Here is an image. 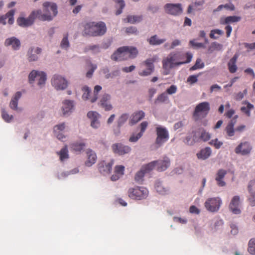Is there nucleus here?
<instances>
[{
    "label": "nucleus",
    "mask_w": 255,
    "mask_h": 255,
    "mask_svg": "<svg viewBox=\"0 0 255 255\" xmlns=\"http://www.w3.org/2000/svg\"><path fill=\"white\" fill-rule=\"evenodd\" d=\"M192 58V54L187 52L185 54L180 52L171 53L166 59L162 61L163 74L168 75L170 70L175 66H179L183 64L189 63Z\"/></svg>",
    "instance_id": "nucleus-1"
},
{
    "label": "nucleus",
    "mask_w": 255,
    "mask_h": 255,
    "mask_svg": "<svg viewBox=\"0 0 255 255\" xmlns=\"http://www.w3.org/2000/svg\"><path fill=\"white\" fill-rule=\"evenodd\" d=\"M83 27L82 34L84 36L93 37L99 36L104 35L107 27L104 22H98L94 21L83 22L81 23Z\"/></svg>",
    "instance_id": "nucleus-2"
},
{
    "label": "nucleus",
    "mask_w": 255,
    "mask_h": 255,
    "mask_svg": "<svg viewBox=\"0 0 255 255\" xmlns=\"http://www.w3.org/2000/svg\"><path fill=\"white\" fill-rule=\"evenodd\" d=\"M35 11L38 19L50 21L58 13L57 6L55 3L46 1L43 3V11L39 9Z\"/></svg>",
    "instance_id": "nucleus-3"
},
{
    "label": "nucleus",
    "mask_w": 255,
    "mask_h": 255,
    "mask_svg": "<svg viewBox=\"0 0 255 255\" xmlns=\"http://www.w3.org/2000/svg\"><path fill=\"white\" fill-rule=\"evenodd\" d=\"M138 53L136 48L129 46H123L119 48L111 56V58L115 61H122L128 58H135Z\"/></svg>",
    "instance_id": "nucleus-4"
},
{
    "label": "nucleus",
    "mask_w": 255,
    "mask_h": 255,
    "mask_svg": "<svg viewBox=\"0 0 255 255\" xmlns=\"http://www.w3.org/2000/svg\"><path fill=\"white\" fill-rule=\"evenodd\" d=\"M102 90V87L96 85L94 87V93L92 94L91 89L87 86H84L82 89L83 93L82 98L84 100H89L91 103L95 102L98 97V93Z\"/></svg>",
    "instance_id": "nucleus-5"
},
{
    "label": "nucleus",
    "mask_w": 255,
    "mask_h": 255,
    "mask_svg": "<svg viewBox=\"0 0 255 255\" xmlns=\"http://www.w3.org/2000/svg\"><path fill=\"white\" fill-rule=\"evenodd\" d=\"M128 197L134 200H142L146 198L148 194V190L143 187L136 186L130 188L128 192Z\"/></svg>",
    "instance_id": "nucleus-6"
},
{
    "label": "nucleus",
    "mask_w": 255,
    "mask_h": 255,
    "mask_svg": "<svg viewBox=\"0 0 255 255\" xmlns=\"http://www.w3.org/2000/svg\"><path fill=\"white\" fill-rule=\"evenodd\" d=\"M30 83H32L35 80L37 81L38 85L41 87L44 85L46 80V74L42 71H32L28 76Z\"/></svg>",
    "instance_id": "nucleus-7"
},
{
    "label": "nucleus",
    "mask_w": 255,
    "mask_h": 255,
    "mask_svg": "<svg viewBox=\"0 0 255 255\" xmlns=\"http://www.w3.org/2000/svg\"><path fill=\"white\" fill-rule=\"evenodd\" d=\"M222 200L219 197L208 198L205 202V207L209 212H217L222 204Z\"/></svg>",
    "instance_id": "nucleus-8"
},
{
    "label": "nucleus",
    "mask_w": 255,
    "mask_h": 255,
    "mask_svg": "<svg viewBox=\"0 0 255 255\" xmlns=\"http://www.w3.org/2000/svg\"><path fill=\"white\" fill-rule=\"evenodd\" d=\"M157 60L156 56H153L152 58H148L143 62L141 65L146 67V69L139 72L138 74L141 76H146L150 75L154 71V66L153 63Z\"/></svg>",
    "instance_id": "nucleus-9"
},
{
    "label": "nucleus",
    "mask_w": 255,
    "mask_h": 255,
    "mask_svg": "<svg viewBox=\"0 0 255 255\" xmlns=\"http://www.w3.org/2000/svg\"><path fill=\"white\" fill-rule=\"evenodd\" d=\"M156 132L157 137L155 143L160 146L168 140L169 133L167 129L162 127H157L156 128Z\"/></svg>",
    "instance_id": "nucleus-10"
},
{
    "label": "nucleus",
    "mask_w": 255,
    "mask_h": 255,
    "mask_svg": "<svg viewBox=\"0 0 255 255\" xmlns=\"http://www.w3.org/2000/svg\"><path fill=\"white\" fill-rule=\"evenodd\" d=\"M155 162H151L147 164L143 165L140 170L135 175L134 180L137 183H141L143 181L145 174L149 173L154 168Z\"/></svg>",
    "instance_id": "nucleus-11"
},
{
    "label": "nucleus",
    "mask_w": 255,
    "mask_h": 255,
    "mask_svg": "<svg viewBox=\"0 0 255 255\" xmlns=\"http://www.w3.org/2000/svg\"><path fill=\"white\" fill-rule=\"evenodd\" d=\"M164 10L167 13L173 15H180L183 12L180 3H166L164 5Z\"/></svg>",
    "instance_id": "nucleus-12"
},
{
    "label": "nucleus",
    "mask_w": 255,
    "mask_h": 255,
    "mask_svg": "<svg viewBox=\"0 0 255 255\" xmlns=\"http://www.w3.org/2000/svg\"><path fill=\"white\" fill-rule=\"evenodd\" d=\"M52 86L57 90H63L67 87V81L61 76L55 75L51 80Z\"/></svg>",
    "instance_id": "nucleus-13"
},
{
    "label": "nucleus",
    "mask_w": 255,
    "mask_h": 255,
    "mask_svg": "<svg viewBox=\"0 0 255 255\" xmlns=\"http://www.w3.org/2000/svg\"><path fill=\"white\" fill-rule=\"evenodd\" d=\"M35 18H37L36 13L33 11L27 18L19 17L17 19V24L23 27H27L32 25Z\"/></svg>",
    "instance_id": "nucleus-14"
},
{
    "label": "nucleus",
    "mask_w": 255,
    "mask_h": 255,
    "mask_svg": "<svg viewBox=\"0 0 255 255\" xmlns=\"http://www.w3.org/2000/svg\"><path fill=\"white\" fill-rule=\"evenodd\" d=\"M112 147L114 153L121 155L128 153L131 150L129 146L124 145L122 143L114 144Z\"/></svg>",
    "instance_id": "nucleus-15"
},
{
    "label": "nucleus",
    "mask_w": 255,
    "mask_h": 255,
    "mask_svg": "<svg viewBox=\"0 0 255 255\" xmlns=\"http://www.w3.org/2000/svg\"><path fill=\"white\" fill-rule=\"evenodd\" d=\"M155 162L154 167L156 166V169L158 171H163L167 169L170 165V160L167 157H164L163 159L153 161Z\"/></svg>",
    "instance_id": "nucleus-16"
},
{
    "label": "nucleus",
    "mask_w": 255,
    "mask_h": 255,
    "mask_svg": "<svg viewBox=\"0 0 255 255\" xmlns=\"http://www.w3.org/2000/svg\"><path fill=\"white\" fill-rule=\"evenodd\" d=\"M240 197L239 196H235L232 199L229 205L230 210L235 214H240L241 211L239 208Z\"/></svg>",
    "instance_id": "nucleus-17"
},
{
    "label": "nucleus",
    "mask_w": 255,
    "mask_h": 255,
    "mask_svg": "<svg viewBox=\"0 0 255 255\" xmlns=\"http://www.w3.org/2000/svg\"><path fill=\"white\" fill-rule=\"evenodd\" d=\"M252 149V147L248 142L241 143L235 149L236 153H240L242 155L249 154Z\"/></svg>",
    "instance_id": "nucleus-18"
},
{
    "label": "nucleus",
    "mask_w": 255,
    "mask_h": 255,
    "mask_svg": "<svg viewBox=\"0 0 255 255\" xmlns=\"http://www.w3.org/2000/svg\"><path fill=\"white\" fill-rule=\"evenodd\" d=\"M113 164V160H112L108 163H106L104 161H102L98 165L99 170L103 174H109L112 170V167Z\"/></svg>",
    "instance_id": "nucleus-19"
},
{
    "label": "nucleus",
    "mask_w": 255,
    "mask_h": 255,
    "mask_svg": "<svg viewBox=\"0 0 255 255\" xmlns=\"http://www.w3.org/2000/svg\"><path fill=\"white\" fill-rule=\"evenodd\" d=\"M227 172L223 169H220L218 170L215 175V180L218 186L224 187L226 185V182L224 181V178L227 174Z\"/></svg>",
    "instance_id": "nucleus-20"
},
{
    "label": "nucleus",
    "mask_w": 255,
    "mask_h": 255,
    "mask_svg": "<svg viewBox=\"0 0 255 255\" xmlns=\"http://www.w3.org/2000/svg\"><path fill=\"white\" fill-rule=\"evenodd\" d=\"M184 142L188 145H193L196 142L200 141V138L197 135V132L193 131L190 134L187 136L183 140Z\"/></svg>",
    "instance_id": "nucleus-21"
},
{
    "label": "nucleus",
    "mask_w": 255,
    "mask_h": 255,
    "mask_svg": "<svg viewBox=\"0 0 255 255\" xmlns=\"http://www.w3.org/2000/svg\"><path fill=\"white\" fill-rule=\"evenodd\" d=\"M65 126L64 123H62L54 126L53 128V132L54 135L60 140L63 141L66 136L63 134L62 131L65 129Z\"/></svg>",
    "instance_id": "nucleus-22"
},
{
    "label": "nucleus",
    "mask_w": 255,
    "mask_h": 255,
    "mask_svg": "<svg viewBox=\"0 0 255 255\" xmlns=\"http://www.w3.org/2000/svg\"><path fill=\"white\" fill-rule=\"evenodd\" d=\"M15 12V9H11L8 11L5 14L0 16V23L5 25L6 24V19L8 18V23L9 24H12L14 22L13 16Z\"/></svg>",
    "instance_id": "nucleus-23"
},
{
    "label": "nucleus",
    "mask_w": 255,
    "mask_h": 255,
    "mask_svg": "<svg viewBox=\"0 0 255 255\" xmlns=\"http://www.w3.org/2000/svg\"><path fill=\"white\" fill-rule=\"evenodd\" d=\"M110 98L111 97L109 94H104L102 95L100 100V105L106 111H111L112 110V106L109 101Z\"/></svg>",
    "instance_id": "nucleus-24"
},
{
    "label": "nucleus",
    "mask_w": 255,
    "mask_h": 255,
    "mask_svg": "<svg viewBox=\"0 0 255 255\" xmlns=\"http://www.w3.org/2000/svg\"><path fill=\"white\" fill-rule=\"evenodd\" d=\"M88 117L91 120V126L93 128H97L100 127V123L98 121L99 114L98 113H88Z\"/></svg>",
    "instance_id": "nucleus-25"
},
{
    "label": "nucleus",
    "mask_w": 255,
    "mask_h": 255,
    "mask_svg": "<svg viewBox=\"0 0 255 255\" xmlns=\"http://www.w3.org/2000/svg\"><path fill=\"white\" fill-rule=\"evenodd\" d=\"M62 104L63 112H70L75 110V104L73 100H64L63 101Z\"/></svg>",
    "instance_id": "nucleus-26"
},
{
    "label": "nucleus",
    "mask_w": 255,
    "mask_h": 255,
    "mask_svg": "<svg viewBox=\"0 0 255 255\" xmlns=\"http://www.w3.org/2000/svg\"><path fill=\"white\" fill-rule=\"evenodd\" d=\"M87 154L88 158L85 162V165L87 166L90 167L96 162L97 155L95 152L91 149L87 150Z\"/></svg>",
    "instance_id": "nucleus-27"
},
{
    "label": "nucleus",
    "mask_w": 255,
    "mask_h": 255,
    "mask_svg": "<svg viewBox=\"0 0 255 255\" xmlns=\"http://www.w3.org/2000/svg\"><path fill=\"white\" fill-rule=\"evenodd\" d=\"M5 45L6 46L11 45L13 49L17 50L20 47V41L15 37H12L6 39Z\"/></svg>",
    "instance_id": "nucleus-28"
},
{
    "label": "nucleus",
    "mask_w": 255,
    "mask_h": 255,
    "mask_svg": "<svg viewBox=\"0 0 255 255\" xmlns=\"http://www.w3.org/2000/svg\"><path fill=\"white\" fill-rule=\"evenodd\" d=\"M125 167L123 165H118L115 167V173L111 176V179L112 181H117L124 173Z\"/></svg>",
    "instance_id": "nucleus-29"
},
{
    "label": "nucleus",
    "mask_w": 255,
    "mask_h": 255,
    "mask_svg": "<svg viewBox=\"0 0 255 255\" xmlns=\"http://www.w3.org/2000/svg\"><path fill=\"white\" fill-rule=\"evenodd\" d=\"M41 52V49L37 47L35 49L32 48L29 49L28 52V59L29 61H34L37 60V55L39 54Z\"/></svg>",
    "instance_id": "nucleus-30"
},
{
    "label": "nucleus",
    "mask_w": 255,
    "mask_h": 255,
    "mask_svg": "<svg viewBox=\"0 0 255 255\" xmlns=\"http://www.w3.org/2000/svg\"><path fill=\"white\" fill-rule=\"evenodd\" d=\"M241 17L238 16H229L226 17H222L220 19L221 24H229L230 23L237 22L240 21Z\"/></svg>",
    "instance_id": "nucleus-31"
},
{
    "label": "nucleus",
    "mask_w": 255,
    "mask_h": 255,
    "mask_svg": "<svg viewBox=\"0 0 255 255\" xmlns=\"http://www.w3.org/2000/svg\"><path fill=\"white\" fill-rule=\"evenodd\" d=\"M212 150L210 147H206L201 149L197 153V158L199 159L205 160L208 158L211 154Z\"/></svg>",
    "instance_id": "nucleus-32"
},
{
    "label": "nucleus",
    "mask_w": 255,
    "mask_h": 255,
    "mask_svg": "<svg viewBox=\"0 0 255 255\" xmlns=\"http://www.w3.org/2000/svg\"><path fill=\"white\" fill-rule=\"evenodd\" d=\"M238 58V55L237 54L234 55L228 64L229 70L231 73H235L237 70V67L236 63Z\"/></svg>",
    "instance_id": "nucleus-33"
},
{
    "label": "nucleus",
    "mask_w": 255,
    "mask_h": 255,
    "mask_svg": "<svg viewBox=\"0 0 255 255\" xmlns=\"http://www.w3.org/2000/svg\"><path fill=\"white\" fill-rule=\"evenodd\" d=\"M21 96V93L20 92H17L14 95V97L12 98L9 106L13 110H16L17 108L18 101Z\"/></svg>",
    "instance_id": "nucleus-34"
},
{
    "label": "nucleus",
    "mask_w": 255,
    "mask_h": 255,
    "mask_svg": "<svg viewBox=\"0 0 255 255\" xmlns=\"http://www.w3.org/2000/svg\"><path fill=\"white\" fill-rule=\"evenodd\" d=\"M155 188L157 192L162 195H166L169 192L168 188L164 186L162 183L160 181L156 182Z\"/></svg>",
    "instance_id": "nucleus-35"
},
{
    "label": "nucleus",
    "mask_w": 255,
    "mask_h": 255,
    "mask_svg": "<svg viewBox=\"0 0 255 255\" xmlns=\"http://www.w3.org/2000/svg\"><path fill=\"white\" fill-rule=\"evenodd\" d=\"M56 153L59 156V159L61 161H64L66 159L69 158L67 145H65L64 147H63L59 151H57Z\"/></svg>",
    "instance_id": "nucleus-36"
},
{
    "label": "nucleus",
    "mask_w": 255,
    "mask_h": 255,
    "mask_svg": "<svg viewBox=\"0 0 255 255\" xmlns=\"http://www.w3.org/2000/svg\"><path fill=\"white\" fill-rule=\"evenodd\" d=\"M144 117V113H134L130 120V124L133 125L137 123Z\"/></svg>",
    "instance_id": "nucleus-37"
},
{
    "label": "nucleus",
    "mask_w": 255,
    "mask_h": 255,
    "mask_svg": "<svg viewBox=\"0 0 255 255\" xmlns=\"http://www.w3.org/2000/svg\"><path fill=\"white\" fill-rule=\"evenodd\" d=\"M210 110V105L207 102L199 104L196 107L194 112H208Z\"/></svg>",
    "instance_id": "nucleus-38"
},
{
    "label": "nucleus",
    "mask_w": 255,
    "mask_h": 255,
    "mask_svg": "<svg viewBox=\"0 0 255 255\" xmlns=\"http://www.w3.org/2000/svg\"><path fill=\"white\" fill-rule=\"evenodd\" d=\"M166 41L165 39H159L156 35L151 36L148 40L150 45H160Z\"/></svg>",
    "instance_id": "nucleus-39"
},
{
    "label": "nucleus",
    "mask_w": 255,
    "mask_h": 255,
    "mask_svg": "<svg viewBox=\"0 0 255 255\" xmlns=\"http://www.w3.org/2000/svg\"><path fill=\"white\" fill-rule=\"evenodd\" d=\"M199 130L198 132L200 134L199 136L200 141H207L210 139L211 135L208 132L203 128L199 129Z\"/></svg>",
    "instance_id": "nucleus-40"
},
{
    "label": "nucleus",
    "mask_w": 255,
    "mask_h": 255,
    "mask_svg": "<svg viewBox=\"0 0 255 255\" xmlns=\"http://www.w3.org/2000/svg\"><path fill=\"white\" fill-rule=\"evenodd\" d=\"M235 123L236 121L235 119L231 120L226 128L227 133L230 136H232L234 134V126Z\"/></svg>",
    "instance_id": "nucleus-41"
},
{
    "label": "nucleus",
    "mask_w": 255,
    "mask_h": 255,
    "mask_svg": "<svg viewBox=\"0 0 255 255\" xmlns=\"http://www.w3.org/2000/svg\"><path fill=\"white\" fill-rule=\"evenodd\" d=\"M70 146L73 150L80 152L84 149L85 146V143L83 142H76L71 144Z\"/></svg>",
    "instance_id": "nucleus-42"
},
{
    "label": "nucleus",
    "mask_w": 255,
    "mask_h": 255,
    "mask_svg": "<svg viewBox=\"0 0 255 255\" xmlns=\"http://www.w3.org/2000/svg\"><path fill=\"white\" fill-rule=\"evenodd\" d=\"M142 17L141 15H128L125 20L131 23H135L141 21Z\"/></svg>",
    "instance_id": "nucleus-43"
},
{
    "label": "nucleus",
    "mask_w": 255,
    "mask_h": 255,
    "mask_svg": "<svg viewBox=\"0 0 255 255\" xmlns=\"http://www.w3.org/2000/svg\"><path fill=\"white\" fill-rule=\"evenodd\" d=\"M223 8L230 10H234L235 9V6L232 3H227L225 4H221L219 5L216 9L213 10V12L221 10Z\"/></svg>",
    "instance_id": "nucleus-44"
},
{
    "label": "nucleus",
    "mask_w": 255,
    "mask_h": 255,
    "mask_svg": "<svg viewBox=\"0 0 255 255\" xmlns=\"http://www.w3.org/2000/svg\"><path fill=\"white\" fill-rule=\"evenodd\" d=\"M248 251L250 254L255 255V238H252L249 241Z\"/></svg>",
    "instance_id": "nucleus-45"
},
{
    "label": "nucleus",
    "mask_w": 255,
    "mask_h": 255,
    "mask_svg": "<svg viewBox=\"0 0 255 255\" xmlns=\"http://www.w3.org/2000/svg\"><path fill=\"white\" fill-rule=\"evenodd\" d=\"M248 190L250 192V196L248 198V201L251 206H255V191L254 192H251V184H250L248 186Z\"/></svg>",
    "instance_id": "nucleus-46"
},
{
    "label": "nucleus",
    "mask_w": 255,
    "mask_h": 255,
    "mask_svg": "<svg viewBox=\"0 0 255 255\" xmlns=\"http://www.w3.org/2000/svg\"><path fill=\"white\" fill-rule=\"evenodd\" d=\"M68 37V33H66L64 35L63 38L60 43V46L62 48L67 49L69 47L70 44Z\"/></svg>",
    "instance_id": "nucleus-47"
},
{
    "label": "nucleus",
    "mask_w": 255,
    "mask_h": 255,
    "mask_svg": "<svg viewBox=\"0 0 255 255\" xmlns=\"http://www.w3.org/2000/svg\"><path fill=\"white\" fill-rule=\"evenodd\" d=\"M115 2L118 4L117 7L119 6V8L116 11V14L119 15L122 13L123 9L125 6V2L123 0H114Z\"/></svg>",
    "instance_id": "nucleus-48"
},
{
    "label": "nucleus",
    "mask_w": 255,
    "mask_h": 255,
    "mask_svg": "<svg viewBox=\"0 0 255 255\" xmlns=\"http://www.w3.org/2000/svg\"><path fill=\"white\" fill-rule=\"evenodd\" d=\"M168 100V97L167 95V93L165 92L163 93L160 94L157 98L155 100V103H164Z\"/></svg>",
    "instance_id": "nucleus-49"
},
{
    "label": "nucleus",
    "mask_w": 255,
    "mask_h": 255,
    "mask_svg": "<svg viewBox=\"0 0 255 255\" xmlns=\"http://www.w3.org/2000/svg\"><path fill=\"white\" fill-rule=\"evenodd\" d=\"M204 66V64L202 62V60L200 58H198L196 60L195 64L192 66L190 70L191 71L195 70L198 69H201Z\"/></svg>",
    "instance_id": "nucleus-50"
},
{
    "label": "nucleus",
    "mask_w": 255,
    "mask_h": 255,
    "mask_svg": "<svg viewBox=\"0 0 255 255\" xmlns=\"http://www.w3.org/2000/svg\"><path fill=\"white\" fill-rule=\"evenodd\" d=\"M89 50H91L93 52V53H97L100 52V47L98 45H89L85 49V51L87 52Z\"/></svg>",
    "instance_id": "nucleus-51"
},
{
    "label": "nucleus",
    "mask_w": 255,
    "mask_h": 255,
    "mask_svg": "<svg viewBox=\"0 0 255 255\" xmlns=\"http://www.w3.org/2000/svg\"><path fill=\"white\" fill-rule=\"evenodd\" d=\"M209 144L211 145H213L216 149H219L223 143L217 138H216L211 140L209 142Z\"/></svg>",
    "instance_id": "nucleus-52"
},
{
    "label": "nucleus",
    "mask_w": 255,
    "mask_h": 255,
    "mask_svg": "<svg viewBox=\"0 0 255 255\" xmlns=\"http://www.w3.org/2000/svg\"><path fill=\"white\" fill-rule=\"evenodd\" d=\"M254 108V106L249 103V102H246L244 103V106L242 107L241 110L242 112H249V111L252 110Z\"/></svg>",
    "instance_id": "nucleus-53"
},
{
    "label": "nucleus",
    "mask_w": 255,
    "mask_h": 255,
    "mask_svg": "<svg viewBox=\"0 0 255 255\" xmlns=\"http://www.w3.org/2000/svg\"><path fill=\"white\" fill-rule=\"evenodd\" d=\"M1 117L6 122H10L13 119V116L9 113H2Z\"/></svg>",
    "instance_id": "nucleus-54"
},
{
    "label": "nucleus",
    "mask_w": 255,
    "mask_h": 255,
    "mask_svg": "<svg viewBox=\"0 0 255 255\" xmlns=\"http://www.w3.org/2000/svg\"><path fill=\"white\" fill-rule=\"evenodd\" d=\"M222 45L217 42H213L211 44V46L209 48V51H212L214 50H219L221 49Z\"/></svg>",
    "instance_id": "nucleus-55"
},
{
    "label": "nucleus",
    "mask_w": 255,
    "mask_h": 255,
    "mask_svg": "<svg viewBox=\"0 0 255 255\" xmlns=\"http://www.w3.org/2000/svg\"><path fill=\"white\" fill-rule=\"evenodd\" d=\"M190 44L194 48H205V45L202 43L196 42L195 40H190Z\"/></svg>",
    "instance_id": "nucleus-56"
},
{
    "label": "nucleus",
    "mask_w": 255,
    "mask_h": 255,
    "mask_svg": "<svg viewBox=\"0 0 255 255\" xmlns=\"http://www.w3.org/2000/svg\"><path fill=\"white\" fill-rule=\"evenodd\" d=\"M91 69L89 70L86 73V77L87 78H91L93 74L94 71L97 68V65L95 64H91Z\"/></svg>",
    "instance_id": "nucleus-57"
},
{
    "label": "nucleus",
    "mask_w": 255,
    "mask_h": 255,
    "mask_svg": "<svg viewBox=\"0 0 255 255\" xmlns=\"http://www.w3.org/2000/svg\"><path fill=\"white\" fill-rule=\"evenodd\" d=\"M166 92L167 94L172 95L175 94L177 92V87L175 85H172L166 89Z\"/></svg>",
    "instance_id": "nucleus-58"
},
{
    "label": "nucleus",
    "mask_w": 255,
    "mask_h": 255,
    "mask_svg": "<svg viewBox=\"0 0 255 255\" xmlns=\"http://www.w3.org/2000/svg\"><path fill=\"white\" fill-rule=\"evenodd\" d=\"M142 134L141 133H138L137 134H136V135L135 134H132L129 138V141H130V142H136L137 141L138 139H139L141 136H142Z\"/></svg>",
    "instance_id": "nucleus-59"
},
{
    "label": "nucleus",
    "mask_w": 255,
    "mask_h": 255,
    "mask_svg": "<svg viewBox=\"0 0 255 255\" xmlns=\"http://www.w3.org/2000/svg\"><path fill=\"white\" fill-rule=\"evenodd\" d=\"M126 32L128 34H136L137 30L135 27L130 26L126 28Z\"/></svg>",
    "instance_id": "nucleus-60"
},
{
    "label": "nucleus",
    "mask_w": 255,
    "mask_h": 255,
    "mask_svg": "<svg viewBox=\"0 0 255 255\" xmlns=\"http://www.w3.org/2000/svg\"><path fill=\"white\" fill-rule=\"evenodd\" d=\"M197 77L198 76L196 75L190 76L187 79V82L191 84L195 83L196 82H197Z\"/></svg>",
    "instance_id": "nucleus-61"
},
{
    "label": "nucleus",
    "mask_w": 255,
    "mask_h": 255,
    "mask_svg": "<svg viewBox=\"0 0 255 255\" xmlns=\"http://www.w3.org/2000/svg\"><path fill=\"white\" fill-rule=\"evenodd\" d=\"M148 126V123L146 121L142 122L140 125V131L139 133H141L142 135L145 131L147 127Z\"/></svg>",
    "instance_id": "nucleus-62"
},
{
    "label": "nucleus",
    "mask_w": 255,
    "mask_h": 255,
    "mask_svg": "<svg viewBox=\"0 0 255 255\" xmlns=\"http://www.w3.org/2000/svg\"><path fill=\"white\" fill-rule=\"evenodd\" d=\"M189 212L192 214H199L200 212V210L195 206L192 205L189 208Z\"/></svg>",
    "instance_id": "nucleus-63"
},
{
    "label": "nucleus",
    "mask_w": 255,
    "mask_h": 255,
    "mask_svg": "<svg viewBox=\"0 0 255 255\" xmlns=\"http://www.w3.org/2000/svg\"><path fill=\"white\" fill-rule=\"evenodd\" d=\"M230 227L231 229V233L233 235H237L238 233V228L236 226V225H235L233 224H232L230 225Z\"/></svg>",
    "instance_id": "nucleus-64"
}]
</instances>
